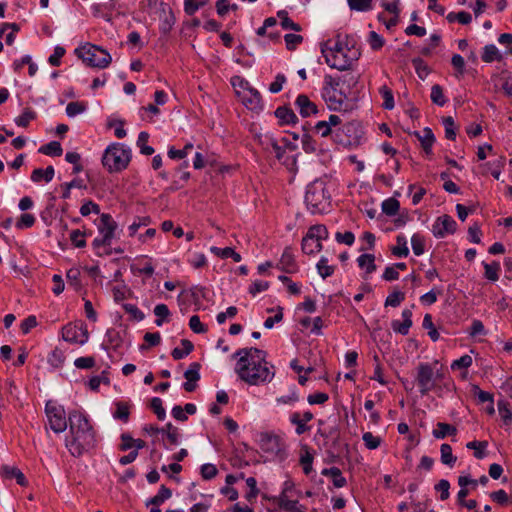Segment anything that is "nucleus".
Returning a JSON list of instances; mask_svg holds the SVG:
<instances>
[{"label": "nucleus", "instance_id": "1", "mask_svg": "<svg viewBox=\"0 0 512 512\" xmlns=\"http://www.w3.org/2000/svg\"><path fill=\"white\" fill-rule=\"evenodd\" d=\"M266 352L255 348H241L233 357H238L235 372L238 377L249 385H260L270 382L274 375V366L266 361Z\"/></svg>", "mask_w": 512, "mask_h": 512}, {"label": "nucleus", "instance_id": "2", "mask_svg": "<svg viewBox=\"0 0 512 512\" xmlns=\"http://www.w3.org/2000/svg\"><path fill=\"white\" fill-rule=\"evenodd\" d=\"M69 435L66 447L74 457H80L96 446V432L87 416L78 410L68 414Z\"/></svg>", "mask_w": 512, "mask_h": 512}, {"label": "nucleus", "instance_id": "3", "mask_svg": "<svg viewBox=\"0 0 512 512\" xmlns=\"http://www.w3.org/2000/svg\"><path fill=\"white\" fill-rule=\"evenodd\" d=\"M322 54L325 57L326 63L331 67L340 71L348 70L352 64L361 56L360 48L354 47L344 48L343 41L338 36L337 41L333 46L328 47L325 44L322 47Z\"/></svg>", "mask_w": 512, "mask_h": 512}, {"label": "nucleus", "instance_id": "4", "mask_svg": "<svg viewBox=\"0 0 512 512\" xmlns=\"http://www.w3.org/2000/svg\"><path fill=\"white\" fill-rule=\"evenodd\" d=\"M330 200L331 196L323 181L315 180L307 186L305 203L311 213L325 212L330 206Z\"/></svg>", "mask_w": 512, "mask_h": 512}, {"label": "nucleus", "instance_id": "5", "mask_svg": "<svg viewBox=\"0 0 512 512\" xmlns=\"http://www.w3.org/2000/svg\"><path fill=\"white\" fill-rule=\"evenodd\" d=\"M130 161L131 150L120 143L109 145L102 156V164L110 173L121 172Z\"/></svg>", "mask_w": 512, "mask_h": 512}, {"label": "nucleus", "instance_id": "6", "mask_svg": "<svg viewBox=\"0 0 512 512\" xmlns=\"http://www.w3.org/2000/svg\"><path fill=\"white\" fill-rule=\"evenodd\" d=\"M75 53L90 67L104 69L112 61L111 55L105 49L89 43L76 49Z\"/></svg>", "mask_w": 512, "mask_h": 512}, {"label": "nucleus", "instance_id": "7", "mask_svg": "<svg viewBox=\"0 0 512 512\" xmlns=\"http://www.w3.org/2000/svg\"><path fill=\"white\" fill-rule=\"evenodd\" d=\"M340 79L330 75L324 77V86L322 88V97L330 110H341L347 99L346 93L342 91Z\"/></svg>", "mask_w": 512, "mask_h": 512}, {"label": "nucleus", "instance_id": "8", "mask_svg": "<svg viewBox=\"0 0 512 512\" xmlns=\"http://www.w3.org/2000/svg\"><path fill=\"white\" fill-rule=\"evenodd\" d=\"M329 232L325 225L316 224L311 226L301 242L302 252L307 255H313L323 249L322 240H326Z\"/></svg>", "mask_w": 512, "mask_h": 512}, {"label": "nucleus", "instance_id": "9", "mask_svg": "<svg viewBox=\"0 0 512 512\" xmlns=\"http://www.w3.org/2000/svg\"><path fill=\"white\" fill-rule=\"evenodd\" d=\"M45 413L52 431L58 434L67 429L69 421L66 419L63 406L58 405L53 400H48L45 404Z\"/></svg>", "mask_w": 512, "mask_h": 512}, {"label": "nucleus", "instance_id": "10", "mask_svg": "<svg viewBox=\"0 0 512 512\" xmlns=\"http://www.w3.org/2000/svg\"><path fill=\"white\" fill-rule=\"evenodd\" d=\"M360 131L354 122H348L334 130L333 141L343 147L348 148L359 144Z\"/></svg>", "mask_w": 512, "mask_h": 512}, {"label": "nucleus", "instance_id": "11", "mask_svg": "<svg viewBox=\"0 0 512 512\" xmlns=\"http://www.w3.org/2000/svg\"><path fill=\"white\" fill-rule=\"evenodd\" d=\"M416 382L421 395H426L435 389L434 368L429 363H420L417 367Z\"/></svg>", "mask_w": 512, "mask_h": 512}, {"label": "nucleus", "instance_id": "12", "mask_svg": "<svg viewBox=\"0 0 512 512\" xmlns=\"http://www.w3.org/2000/svg\"><path fill=\"white\" fill-rule=\"evenodd\" d=\"M62 338L67 342L83 345L88 341L89 333L83 323H68L62 328Z\"/></svg>", "mask_w": 512, "mask_h": 512}, {"label": "nucleus", "instance_id": "13", "mask_svg": "<svg viewBox=\"0 0 512 512\" xmlns=\"http://www.w3.org/2000/svg\"><path fill=\"white\" fill-rule=\"evenodd\" d=\"M260 448L266 452L283 458L285 455L284 445L281 438L277 435L270 433H262L260 435Z\"/></svg>", "mask_w": 512, "mask_h": 512}, {"label": "nucleus", "instance_id": "14", "mask_svg": "<svg viewBox=\"0 0 512 512\" xmlns=\"http://www.w3.org/2000/svg\"><path fill=\"white\" fill-rule=\"evenodd\" d=\"M457 223L449 215L438 217L433 224L432 232L436 238H444L447 234H453L456 231Z\"/></svg>", "mask_w": 512, "mask_h": 512}, {"label": "nucleus", "instance_id": "15", "mask_svg": "<svg viewBox=\"0 0 512 512\" xmlns=\"http://www.w3.org/2000/svg\"><path fill=\"white\" fill-rule=\"evenodd\" d=\"M117 229V223L114 221L112 216L107 213H103L100 217V223L98 230L103 236V242L112 241L115 230Z\"/></svg>", "mask_w": 512, "mask_h": 512}, {"label": "nucleus", "instance_id": "16", "mask_svg": "<svg viewBox=\"0 0 512 512\" xmlns=\"http://www.w3.org/2000/svg\"><path fill=\"white\" fill-rule=\"evenodd\" d=\"M295 105L302 117H309L318 113L316 104L312 102L305 94L298 95L295 101Z\"/></svg>", "mask_w": 512, "mask_h": 512}, {"label": "nucleus", "instance_id": "17", "mask_svg": "<svg viewBox=\"0 0 512 512\" xmlns=\"http://www.w3.org/2000/svg\"><path fill=\"white\" fill-rule=\"evenodd\" d=\"M278 267L285 273H295L298 271V265L292 253L291 247H286L280 258Z\"/></svg>", "mask_w": 512, "mask_h": 512}, {"label": "nucleus", "instance_id": "18", "mask_svg": "<svg viewBox=\"0 0 512 512\" xmlns=\"http://www.w3.org/2000/svg\"><path fill=\"white\" fill-rule=\"evenodd\" d=\"M0 476L4 479H15L17 484L22 487H26L28 485V480L25 475L15 466L2 465L0 468Z\"/></svg>", "mask_w": 512, "mask_h": 512}, {"label": "nucleus", "instance_id": "19", "mask_svg": "<svg viewBox=\"0 0 512 512\" xmlns=\"http://www.w3.org/2000/svg\"><path fill=\"white\" fill-rule=\"evenodd\" d=\"M402 318H403V321L393 320L391 322V327L394 332L405 336L409 333V330L413 324L412 311L410 309H404L402 311Z\"/></svg>", "mask_w": 512, "mask_h": 512}, {"label": "nucleus", "instance_id": "20", "mask_svg": "<svg viewBox=\"0 0 512 512\" xmlns=\"http://www.w3.org/2000/svg\"><path fill=\"white\" fill-rule=\"evenodd\" d=\"M262 145L264 146V149L266 151L274 153L275 157L279 161L286 163V161L284 160L286 154V147L279 145L275 138L266 137L265 141L262 142Z\"/></svg>", "mask_w": 512, "mask_h": 512}, {"label": "nucleus", "instance_id": "21", "mask_svg": "<svg viewBox=\"0 0 512 512\" xmlns=\"http://www.w3.org/2000/svg\"><path fill=\"white\" fill-rule=\"evenodd\" d=\"M321 474L330 477L335 488H343L347 485V480L338 467L324 468Z\"/></svg>", "mask_w": 512, "mask_h": 512}, {"label": "nucleus", "instance_id": "22", "mask_svg": "<svg viewBox=\"0 0 512 512\" xmlns=\"http://www.w3.org/2000/svg\"><path fill=\"white\" fill-rule=\"evenodd\" d=\"M275 116L279 119L281 125L296 124L298 122L297 115L291 108L286 106L278 107L275 110Z\"/></svg>", "mask_w": 512, "mask_h": 512}, {"label": "nucleus", "instance_id": "23", "mask_svg": "<svg viewBox=\"0 0 512 512\" xmlns=\"http://www.w3.org/2000/svg\"><path fill=\"white\" fill-rule=\"evenodd\" d=\"M161 23H160V32L164 35H167L173 28L176 18L174 16V13L170 7L162 8V15L160 16Z\"/></svg>", "mask_w": 512, "mask_h": 512}, {"label": "nucleus", "instance_id": "24", "mask_svg": "<svg viewBox=\"0 0 512 512\" xmlns=\"http://www.w3.org/2000/svg\"><path fill=\"white\" fill-rule=\"evenodd\" d=\"M248 92L250 95L243 99L244 105L250 110H262V97L259 91L255 88L249 87Z\"/></svg>", "mask_w": 512, "mask_h": 512}, {"label": "nucleus", "instance_id": "25", "mask_svg": "<svg viewBox=\"0 0 512 512\" xmlns=\"http://www.w3.org/2000/svg\"><path fill=\"white\" fill-rule=\"evenodd\" d=\"M105 338H106V349H113L114 351L118 350L121 345H122V342H123V339H122V336H121V333L114 329V328H109L107 331H106V334H105Z\"/></svg>", "mask_w": 512, "mask_h": 512}, {"label": "nucleus", "instance_id": "26", "mask_svg": "<svg viewBox=\"0 0 512 512\" xmlns=\"http://www.w3.org/2000/svg\"><path fill=\"white\" fill-rule=\"evenodd\" d=\"M313 453L311 452L308 445H303L301 447V454H300V464L302 465L303 472L305 475H309L312 470V464H313Z\"/></svg>", "mask_w": 512, "mask_h": 512}, {"label": "nucleus", "instance_id": "27", "mask_svg": "<svg viewBox=\"0 0 512 512\" xmlns=\"http://www.w3.org/2000/svg\"><path fill=\"white\" fill-rule=\"evenodd\" d=\"M432 434L436 439H444L447 436H455L457 428L445 422H438Z\"/></svg>", "mask_w": 512, "mask_h": 512}, {"label": "nucleus", "instance_id": "28", "mask_svg": "<svg viewBox=\"0 0 512 512\" xmlns=\"http://www.w3.org/2000/svg\"><path fill=\"white\" fill-rule=\"evenodd\" d=\"M54 174L55 170L53 166H48L46 169L37 168L32 171L31 180L33 182H40L44 180L48 183L52 181Z\"/></svg>", "mask_w": 512, "mask_h": 512}, {"label": "nucleus", "instance_id": "29", "mask_svg": "<svg viewBox=\"0 0 512 512\" xmlns=\"http://www.w3.org/2000/svg\"><path fill=\"white\" fill-rule=\"evenodd\" d=\"M481 59L485 63H491L494 61H501L502 55L494 44H488L483 48Z\"/></svg>", "mask_w": 512, "mask_h": 512}, {"label": "nucleus", "instance_id": "30", "mask_svg": "<svg viewBox=\"0 0 512 512\" xmlns=\"http://www.w3.org/2000/svg\"><path fill=\"white\" fill-rule=\"evenodd\" d=\"M92 12L95 16H100L107 21L111 20L112 17V4L110 2H99L91 7Z\"/></svg>", "mask_w": 512, "mask_h": 512}, {"label": "nucleus", "instance_id": "31", "mask_svg": "<svg viewBox=\"0 0 512 512\" xmlns=\"http://www.w3.org/2000/svg\"><path fill=\"white\" fill-rule=\"evenodd\" d=\"M181 345L182 348L176 347L171 352V356L173 357L174 360L183 359L184 357L189 355L194 349L193 343L188 339H182Z\"/></svg>", "mask_w": 512, "mask_h": 512}, {"label": "nucleus", "instance_id": "32", "mask_svg": "<svg viewBox=\"0 0 512 512\" xmlns=\"http://www.w3.org/2000/svg\"><path fill=\"white\" fill-rule=\"evenodd\" d=\"M172 496V491L165 485H161L158 493L146 502V506H159Z\"/></svg>", "mask_w": 512, "mask_h": 512}, {"label": "nucleus", "instance_id": "33", "mask_svg": "<svg viewBox=\"0 0 512 512\" xmlns=\"http://www.w3.org/2000/svg\"><path fill=\"white\" fill-rule=\"evenodd\" d=\"M358 266L365 269L367 274H371L376 270L375 256L373 254H361L357 258Z\"/></svg>", "mask_w": 512, "mask_h": 512}, {"label": "nucleus", "instance_id": "34", "mask_svg": "<svg viewBox=\"0 0 512 512\" xmlns=\"http://www.w3.org/2000/svg\"><path fill=\"white\" fill-rule=\"evenodd\" d=\"M38 152L47 156L59 157L62 155L63 149L58 141H51L45 145H42Z\"/></svg>", "mask_w": 512, "mask_h": 512}, {"label": "nucleus", "instance_id": "35", "mask_svg": "<svg viewBox=\"0 0 512 512\" xmlns=\"http://www.w3.org/2000/svg\"><path fill=\"white\" fill-rule=\"evenodd\" d=\"M211 252L215 254L216 256H219L223 259L232 258L234 262H240L241 261V255L237 253L233 248L231 247H225V248H219V247H211Z\"/></svg>", "mask_w": 512, "mask_h": 512}, {"label": "nucleus", "instance_id": "36", "mask_svg": "<svg viewBox=\"0 0 512 512\" xmlns=\"http://www.w3.org/2000/svg\"><path fill=\"white\" fill-rule=\"evenodd\" d=\"M36 117V112L31 108L27 107L18 117L15 118V123L19 127L26 128L32 120L36 119Z\"/></svg>", "mask_w": 512, "mask_h": 512}, {"label": "nucleus", "instance_id": "37", "mask_svg": "<svg viewBox=\"0 0 512 512\" xmlns=\"http://www.w3.org/2000/svg\"><path fill=\"white\" fill-rule=\"evenodd\" d=\"M379 94L383 99L382 107L386 110H392L395 106L392 90L387 85H383L379 88Z\"/></svg>", "mask_w": 512, "mask_h": 512}, {"label": "nucleus", "instance_id": "38", "mask_svg": "<svg viewBox=\"0 0 512 512\" xmlns=\"http://www.w3.org/2000/svg\"><path fill=\"white\" fill-rule=\"evenodd\" d=\"M414 135L420 141L422 148L429 149V146H433L435 142V136L429 127L423 129V135L418 131H415Z\"/></svg>", "mask_w": 512, "mask_h": 512}, {"label": "nucleus", "instance_id": "39", "mask_svg": "<svg viewBox=\"0 0 512 512\" xmlns=\"http://www.w3.org/2000/svg\"><path fill=\"white\" fill-rule=\"evenodd\" d=\"M487 441H471L466 444L467 449L474 450V457L476 459H483L486 456Z\"/></svg>", "mask_w": 512, "mask_h": 512}, {"label": "nucleus", "instance_id": "40", "mask_svg": "<svg viewBox=\"0 0 512 512\" xmlns=\"http://www.w3.org/2000/svg\"><path fill=\"white\" fill-rule=\"evenodd\" d=\"M396 241L398 245L392 247V254L396 257H407L409 255V249L407 247V241L405 236L398 235Z\"/></svg>", "mask_w": 512, "mask_h": 512}, {"label": "nucleus", "instance_id": "41", "mask_svg": "<svg viewBox=\"0 0 512 512\" xmlns=\"http://www.w3.org/2000/svg\"><path fill=\"white\" fill-rule=\"evenodd\" d=\"M441 462L445 465L453 467L457 461L456 456L452 453V447L449 444H442L440 447Z\"/></svg>", "mask_w": 512, "mask_h": 512}, {"label": "nucleus", "instance_id": "42", "mask_svg": "<svg viewBox=\"0 0 512 512\" xmlns=\"http://www.w3.org/2000/svg\"><path fill=\"white\" fill-rule=\"evenodd\" d=\"M115 405H116V410L113 413V417L115 419L123 421L124 423L128 422L129 416H130L129 404L126 402L119 401V402H116Z\"/></svg>", "mask_w": 512, "mask_h": 512}, {"label": "nucleus", "instance_id": "43", "mask_svg": "<svg viewBox=\"0 0 512 512\" xmlns=\"http://www.w3.org/2000/svg\"><path fill=\"white\" fill-rule=\"evenodd\" d=\"M291 424L296 426L295 432L297 435H302L305 432L310 430V426H308L301 418V414L299 412H294L290 415Z\"/></svg>", "mask_w": 512, "mask_h": 512}, {"label": "nucleus", "instance_id": "44", "mask_svg": "<svg viewBox=\"0 0 512 512\" xmlns=\"http://www.w3.org/2000/svg\"><path fill=\"white\" fill-rule=\"evenodd\" d=\"M430 97L432 102L440 107H443L447 103V99L443 93V88L439 84H434L432 86Z\"/></svg>", "mask_w": 512, "mask_h": 512}, {"label": "nucleus", "instance_id": "45", "mask_svg": "<svg viewBox=\"0 0 512 512\" xmlns=\"http://www.w3.org/2000/svg\"><path fill=\"white\" fill-rule=\"evenodd\" d=\"M400 209V203L395 198H388L382 203V211L387 216H395Z\"/></svg>", "mask_w": 512, "mask_h": 512}, {"label": "nucleus", "instance_id": "46", "mask_svg": "<svg viewBox=\"0 0 512 512\" xmlns=\"http://www.w3.org/2000/svg\"><path fill=\"white\" fill-rule=\"evenodd\" d=\"M316 267L318 273L323 279L332 276L335 271L334 266L328 265V259L326 257H321Z\"/></svg>", "mask_w": 512, "mask_h": 512}, {"label": "nucleus", "instance_id": "47", "mask_svg": "<svg viewBox=\"0 0 512 512\" xmlns=\"http://www.w3.org/2000/svg\"><path fill=\"white\" fill-rule=\"evenodd\" d=\"M149 139V134L145 131H142L138 135L137 146L140 149V152L144 155H152L154 153V148L147 145Z\"/></svg>", "mask_w": 512, "mask_h": 512}, {"label": "nucleus", "instance_id": "48", "mask_svg": "<svg viewBox=\"0 0 512 512\" xmlns=\"http://www.w3.org/2000/svg\"><path fill=\"white\" fill-rule=\"evenodd\" d=\"M472 393H473V396L477 398L479 404H483V403L494 404L493 394L481 390L478 385L472 386Z\"/></svg>", "mask_w": 512, "mask_h": 512}, {"label": "nucleus", "instance_id": "49", "mask_svg": "<svg viewBox=\"0 0 512 512\" xmlns=\"http://www.w3.org/2000/svg\"><path fill=\"white\" fill-rule=\"evenodd\" d=\"M485 277L490 281H497L499 279L500 264L493 261L492 263H484Z\"/></svg>", "mask_w": 512, "mask_h": 512}, {"label": "nucleus", "instance_id": "50", "mask_svg": "<svg viewBox=\"0 0 512 512\" xmlns=\"http://www.w3.org/2000/svg\"><path fill=\"white\" fill-rule=\"evenodd\" d=\"M412 250L416 256H420L425 251V239L422 235L416 233L411 237Z\"/></svg>", "mask_w": 512, "mask_h": 512}, {"label": "nucleus", "instance_id": "51", "mask_svg": "<svg viewBox=\"0 0 512 512\" xmlns=\"http://www.w3.org/2000/svg\"><path fill=\"white\" fill-rule=\"evenodd\" d=\"M422 326L424 329L428 330V335L432 341H437L439 339L440 335L433 324L431 314H425Z\"/></svg>", "mask_w": 512, "mask_h": 512}, {"label": "nucleus", "instance_id": "52", "mask_svg": "<svg viewBox=\"0 0 512 512\" xmlns=\"http://www.w3.org/2000/svg\"><path fill=\"white\" fill-rule=\"evenodd\" d=\"M200 368L201 365L198 362H193L189 365V368L185 371L184 377L190 382H197L200 379Z\"/></svg>", "mask_w": 512, "mask_h": 512}, {"label": "nucleus", "instance_id": "53", "mask_svg": "<svg viewBox=\"0 0 512 512\" xmlns=\"http://www.w3.org/2000/svg\"><path fill=\"white\" fill-rule=\"evenodd\" d=\"M351 10L370 11L372 9V0H347Z\"/></svg>", "mask_w": 512, "mask_h": 512}, {"label": "nucleus", "instance_id": "54", "mask_svg": "<svg viewBox=\"0 0 512 512\" xmlns=\"http://www.w3.org/2000/svg\"><path fill=\"white\" fill-rule=\"evenodd\" d=\"M150 408L153 410L160 421H163L166 418V411L162 405V400L159 397H154L151 399Z\"/></svg>", "mask_w": 512, "mask_h": 512}, {"label": "nucleus", "instance_id": "55", "mask_svg": "<svg viewBox=\"0 0 512 512\" xmlns=\"http://www.w3.org/2000/svg\"><path fill=\"white\" fill-rule=\"evenodd\" d=\"M442 122L445 128V137L449 140H455L456 126L453 118L451 116L444 117Z\"/></svg>", "mask_w": 512, "mask_h": 512}, {"label": "nucleus", "instance_id": "56", "mask_svg": "<svg viewBox=\"0 0 512 512\" xmlns=\"http://www.w3.org/2000/svg\"><path fill=\"white\" fill-rule=\"evenodd\" d=\"M86 108L87 106L83 102H70L66 106V114L69 117H75L76 115L83 113L86 110Z\"/></svg>", "mask_w": 512, "mask_h": 512}, {"label": "nucleus", "instance_id": "57", "mask_svg": "<svg viewBox=\"0 0 512 512\" xmlns=\"http://www.w3.org/2000/svg\"><path fill=\"white\" fill-rule=\"evenodd\" d=\"M122 307L131 316L132 320L142 321L145 317L144 313L134 304L125 303Z\"/></svg>", "mask_w": 512, "mask_h": 512}, {"label": "nucleus", "instance_id": "58", "mask_svg": "<svg viewBox=\"0 0 512 512\" xmlns=\"http://www.w3.org/2000/svg\"><path fill=\"white\" fill-rule=\"evenodd\" d=\"M163 428H165V432L167 439L170 445H177L179 443V431L178 428L173 426L172 423H167Z\"/></svg>", "mask_w": 512, "mask_h": 512}, {"label": "nucleus", "instance_id": "59", "mask_svg": "<svg viewBox=\"0 0 512 512\" xmlns=\"http://www.w3.org/2000/svg\"><path fill=\"white\" fill-rule=\"evenodd\" d=\"M205 4V0H184V11L187 15L192 16L200 7H203Z\"/></svg>", "mask_w": 512, "mask_h": 512}, {"label": "nucleus", "instance_id": "60", "mask_svg": "<svg viewBox=\"0 0 512 512\" xmlns=\"http://www.w3.org/2000/svg\"><path fill=\"white\" fill-rule=\"evenodd\" d=\"M154 314L157 316L155 324L157 326H161L163 324V320L170 315V311L166 304H158L154 308Z\"/></svg>", "mask_w": 512, "mask_h": 512}, {"label": "nucleus", "instance_id": "61", "mask_svg": "<svg viewBox=\"0 0 512 512\" xmlns=\"http://www.w3.org/2000/svg\"><path fill=\"white\" fill-rule=\"evenodd\" d=\"M277 504L279 508L290 512L298 504V501L290 500L288 498V495H285V492H282L280 496L277 498Z\"/></svg>", "mask_w": 512, "mask_h": 512}, {"label": "nucleus", "instance_id": "62", "mask_svg": "<svg viewBox=\"0 0 512 512\" xmlns=\"http://www.w3.org/2000/svg\"><path fill=\"white\" fill-rule=\"evenodd\" d=\"M362 440L365 446L370 450L377 449L381 444V438L374 436L371 432H365L362 436Z\"/></svg>", "mask_w": 512, "mask_h": 512}, {"label": "nucleus", "instance_id": "63", "mask_svg": "<svg viewBox=\"0 0 512 512\" xmlns=\"http://www.w3.org/2000/svg\"><path fill=\"white\" fill-rule=\"evenodd\" d=\"M35 217L30 213H23L18 221L16 222L17 229H26L30 228L35 224Z\"/></svg>", "mask_w": 512, "mask_h": 512}, {"label": "nucleus", "instance_id": "64", "mask_svg": "<svg viewBox=\"0 0 512 512\" xmlns=\"http://www.w3.org/2000/svg\"><path fill=\"white\" fill-rule=\"evenodd\" d=\"M405 299V294L401 291H394L389 294L385 300V306L397 307Z\"/></svg>", "mask_w": 512, "mask_h": 512}]
</instances>
